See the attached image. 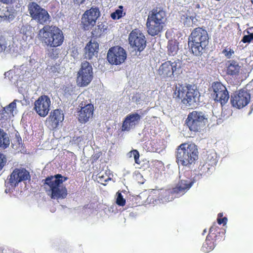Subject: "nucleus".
I'll list each match as a JSON object with an SVG mask.
<instances>
[{"label":"nucleus","instance_id":"nucleus-1","mask_svg":"<svg viewBox=\"0 0 253 253\" xmlns=\"http://www.w3.org/2000/svg\"><path fill=\"white\" fill-rule=\"evenodd\" d=\"M68 179L61 174H57L46 177L42 179V182L45 191L52 199H62L68 194L66 187L62 185Z\"/></svg>","mask_w":253,"mask_h":253},{"label":"nucleus","instance_id":"nucleus-2","mask_svg":"<svg viewBox=\"0 0 253 253\" xmlns=\"http://www.w3.org/2000/svg\"><path fill=\"white\" fill-rule=\"evenodd\" d=\"M198 150L195 144L182 143L176 149V162L178 166L190 168L198 159Z\"/></svg>","mask_w":253,"mask_h":253},{"label":"nucleus","instance_id":"nucleus-3","mask_svg":"<svg viewBox=\"0 0 253 253\" xmlns=\"http://www.w3.org/2000/svg\"><path fill=\"white\" fill-rule=\"evenodd\" d=\"M167 14L162 7H156L149 11L146 21L147 32L155 36L161 33L166 25Z\"/></svg>","mask_w":253,"mask_h":253},{"label":"nucleus","instance_id":"nucleus-4","mask_svg":"<svg viewBox=\"0 0 253 253\" xmlns=\"http://www.w3.org/2000/svg\"><path fill=\"white\" fill-rule=\"evenodd\" d=\"M38 39L47 47H57L62 44L64 36L58 27L45 25L39 30Z\"/></svg>","mask_w":253,"mask_h":253},{"label":"nucleus","instance_id":"nucleus-5","mask_svg":"<svg viewBox=\"0 0 253 253\" xmlns=\"http://www.w3.org/2000/svg\"><path fill=\"white\" fill-rule=\"evenodd\" d=\"M199 96V92L194 84H178L176 85L173 93V97L186 106H191L196 102Z\"/></svg>","mask_w":253,"mask_h":253},{"label":"nucleus","instance_id":"nucleus-6","mask_svg":"<svg viewBox=\"0 0 253 253\" xmlns=\"http://www.w3.org/2000/svg\"><path fill=\"white\" fill-rule=\"evenodd\" d=\"M209 37L205 29L201 27L195 28L188 38V45L195 55H201L209 44Z\"/></svg>","mask_w":253,"mask_h":253},{"label":"nucleus","instance_id":"nucleus-7","mask_svg":"<svg viewBox=\"0 0 253 253\" xmlns=\"http://www.w3.org/2000/svg\"><path fill=\"white\" fill-rule=\"evenodd\" d=\"M208 122V116L205 112L193 111L188 115L185 124L191 131L200 132Z\"/></svg>","mask_w":253,"mask_h":253},{"label":"nucleus","instance_id":"nucleus-8","mask_svg":"<svg viewBox=\"0 0 253 253\" xmlns=\"http://www.w3.org/2000/svg\"><path fill=\"white\" fill-rule=\"evenodd\" d=\"M182 62L178 59L173 61L169 60L163 63L157 70V74L161 79L174 78L179 74Z\"/></svg>","mask_w":253,"mask_h":253},{"label":"nucleus","instance_id":"nucleus-9","mask_svg":"<svg viewBox=\"0 0 253 253\" xmlns=\"http://www.w3.org/2000/svg\"><path fill=\"white\" fill-rule=\"evenodd\" d=\"M221 229L216 225L212 226L203 243L202 250L204 252L209 253L214 249L217 243L223 239V232L221 233Z\"/></svg>","mask_w":253,"mask_h":253},{"label":"nucleus","instance_id":"nucleus-10","mask_svg":"<svg viewBox=\"0 0 253 253\" xmlns=\"http://www.w3.org/2000/svg\"><path fill=\"white\" fill-rule=\"evenodd\" d=\"M195 180L192 178L186 177L184 179H181L176 186L173 188L171 192L168 190H163L160 191L159 198L164 202L169 201L170 193H183L189 190L194 183Z\"/></svg>","mask_w":253,"mask_h":253},{"label":"nucleus","instance_id":"nucleus-11","mask_svg":"<svg viewBox=\"0 0 253 253\" xmlns=\"http://www.w3.org/2000/svg\"><path fill=\"white\" fill-rule=\"evenodd\" d=\"M27 7L32 19L34 20L38 23L44 25L49 21L50 15L47 11L36 2H30Z\"/></svg>","mask_w":253,"mask_h":253},{"label":"nucleus","instance_id":"nucleus-12","mask_svg":"<svg viewBox=\"0 0 253 253\" xmlns=\"http://www.w3.org/2000/svg\"><path fill=\"white\" fill-rule=\"evenodd\" d=\"M93 74L91 65L86 61L83 62L77 74L76 79L77 85L80 87L87 86L92 80Z\"/></svg>","mask_w":253,"mask_h":253},{"label":"nucleus","instance_id":"nucleus-13","mask_svg":"<svg viewBox=\"0 0 253 253\" xmlns=\"http://www.w3.org/2000/svg\"><path fill=\"white\" fill-rule=\"evenodd\" d=\"M100 16V12L98 7H91L86 10L82 15L81 18V27L84 31L91 29L96 23V21Z\"/></svg>","mask_w":253,"mask_h":253},{"label":"nucleus","instance_id":"nucleus-14","mask_svg":"<svg viewBox=\"0 0 253 253\" xmlns=\"http://www.w3.org/2000/svg\"><path fill=\"white\" fill-rule=\"evenodd\" d=\"M30 172L25 168H15L5 182L7 187L14 188L21 182L30 180Z\"/></svg>","mask_w":253,"mask_h":253},{"label":"nucleus","instance_id":"nucleus-15","mask_svg":"<svg viewBox=\"0 0 253 253\" xmlns=\"http://www.w3.org/2000/svg\"><path fill=\"white\" fill-rule=\"evenodd\" d=\"M126 56V51L121 46L117 45L109 49L107 58L110 64L118 65L125 62Z\"/></svg>","mask_w":253,"mask_h":253},{"label":"nucleus","instance_id":"nucleus-16","mask_svg":"<svg viewBox=\"0 0 253 253\" xmlns=\"http://www.w3.org/2000/svg\"><path fill=\"white\" fill-rule=\"evenodd\" d=\"M211 88L214 100L219 102L221 106L225 105L229 98V94L226 86L221 83L216 82L212 83Z\"/></svg>","mask_w":253,"mask_h":253},{"label":"nucleus","instance_id":"nucleus-17","mask_svg":"<svg viewBox=\"0 0 253 253\" xmlns=\"http://www.w3.org/2000/svg\"><path fill=\"white\" fill-rule=\"evenodd\" d=\"M129 43L134 50L142 51L146 46V41L144 35L137 29L132 30L129 35Z\"/></svg>","mask_w":253,"mask_h":253},{"label":"nucleus","instance_id":"nucleus-18","mask_svg":"<svg viewBox=\"0 0 253 253\" xmlns=\"http://www.w3.org/2000/svg\"><path fill=\"white\" fill-rule=\"evenodd\" d=\"M250 99V94L247 90L240 89L231 96L230 101L233 107L241 109L249 103Z\"/></svg>","mask_w":253,"mask_h":253},{"label":"nucleus","instance_id":"nucleus-19","mask_svg":"<svg viewBox=\"0 0 253 253\" xmlns=\"http://www.w3.org/2000/svg\"><path fill=\"white\" fill-rule=\"evenodd\" d=\"M51 104L50 98L46 95H42L35 102L34 109L41 117H45L48 113Z\"/></svg>","mask_w":253,"mask_h":253},{"label":"nucleus","instance_id":"nucleus-20","mask_svg":"<svg viewBox=\"0 0 253 253\" xmlns=\"http://www.w3.org/2000/svg\"><path fill=\"white\" fill-rule=\"evenodd\" d=\"M64 119V116L62 111L59 109H55L51 111L46 118L45 125L50 129L54 130L59 126Z\"/></svg>","mask_w":253,"mask_h":253},{"label":"nucleus","instance_id":"nucleus-21","mask_svg":"<svg viewBox=\"0 0 253 253\" xmlns=\"http://www.w3.org/2000/svg\"><path fill=\"white\" fill-rule=\"evenodd\" d=\"M94 106L92 104H87L84 107H81V110L78 112V120L80 123H85L88 122L89 119L92 118L93 115Z\"/></svg>","mask_w":253,"mask_h":253},{"label":"nucleus","instance_id":"nucleus-22","mask_svg":"<svg viewBox=\"0 0 253 253\" xmlns=\"http://www.w3.org/2000/svg\"><path fill=\"white\" fill-rule=\"evenodd\" d=\"M141 119V116L137 113L130 114L126 116L122 125V130L128 131L135 126Z\"/></svg>","mask_w":253,"mask_h":253},{"label":"nucleus","instance_id":"nucleus-23","mask_svg":"<svg viewBox=\"0 0 253 253\" xmlns=\"http://www.w3.org/2000/svg\"><path fill=\"white\" fill-rule=\"evenodd\" d=\"M99 50V44L95 41H90L84 47V57L90 60L94 56H97Z\"/></svg>","mask_w":253,"mask_h":253},{"label":"nucleus","instance_id":"nucleus-24","mask_svg":"<svg viewBox=\"0 0 253 253\" xmlns=\"http://www.w3.org/2000/svg\"><path fill=\"white\" fill-rule=\"evenodd\" d=\"M226 74L231 76H236L238 75L240 66L237 61L234 60H230L228 61L226 63Z\"/></svg>","mask_w":253,"mask_h":253},{"label":"nucleus","instance_id":"nucleus-25","mask_svg":"<svg viewBox=\"0 0 253 253\" xmlns=\"http://www.w3.org/2000/svg\"><path fill=\"white\" fill-rule=\"evenodd\" d=\"M179 42L177 40H171L168 42L167 46L169 55L174 56L177 54L179 50Z\"/></svg>","mask_w":253,"mask_h":253},{"label":"nucleus","instance_id":"nucleus-26","mask_svg":"<svg viewBox=\"0 0 253 253\" xmlns=\"http://www.w3.org/2000/svg\"><path fill=\"white\" fill-rule=\"evenodd\" d=\"M107 26L103 23L98 24L92 30L91 36L93 38H98L102 35L107 30Z\"/></svg>","mask_w":253,"mask_h":253},{"label":"nucleus","instance_id":"nucleus-27","mask_svg":"<svg viewBox=\"0 0 253 253\" xmlns=\"http://www.w3.org/2000/svg\"><path fill=\"white\" fill-rule=\"evenodd\" d=\"M204 162L207 164L208 166H210L212 168L214 167L217 162L216 153L214 151L208 152Z\"/></svg>","mask_w":253,"mask_h":253},{"label":"nucleus","instance_id":"nucleus-28","mask_svg":"<svg viewBox=\"0 0 253 253\" xmlns=\"http://www.w3.org/2000/svg\"><path fill=\"white\" fill-rule=\"evenodd\" d=\"M9 138L6 132L0 128V148L5 149L9 145Z\"/></svg>","mask_w":253,"mask_h":253},{"label":"nucleus","instance_id":"nucleus-29","mask_svg":"<svg viewBox=\"0 0 253 253\" xmlns=\"http://www.w3.org/2000/svg\"><path fill=\"white\" fill-rule=\"evenodd\" d=\"M119 9H116L115 11L111 14V17L113 20L119 19L126 15L125 12H123V6L120 5Z\"/></svg>","mask_w":253,"mask_h":253},{"label":"nucleus","instance_id":"nucleus-30","mask_svg":"<svg viewBox=\"0 0 253 253\" xmlns=\"http://www.w3.org/2000/svg\"><path fill=\"white\" fill-rule=\"evenodd\" d=\"M17 100H14L9 105L4 108V110L7 114H13L14 110L16 108Z\"/></svg>","mask_w":253,"mask_h":253},{"label":"nucleus","instance_id":"nucleus-31","mask_svg":"<svg viewBox=\"0 0 253 253\" xmlns=\"http://www.w3.org/2000/svg\"><path fill=\"white\" fill-rule=\"evenodd\" d=\"M15 17L14 13L12 11L9 10L8 8L6 10L5 12L3 13V15L1 17V18H3L4 20H7L10 22Z\"/></svg>","mask_w":253,"mask_h":253},{"label":"nucleus","instance_id":"nucleus-32","mask_svg":"<svg viewBox=\"0 0 253 253\" xmlns=\"http://www.w3.org/2000/svg\"><path fill=\"white\" fill-rule=\"evenodd\" d=\"M212 168V167L210 166H208L205 162H204L202 165H200L199 168V170L201 171V174H206L207 173H208L210 171V169Z\"/></svg>","mask_w":253,"mask_h":253},{"label":"nucleus","instance_id":"nucleus-33","mask_svg":"<svg viewBox=\"0 0 253 253\" xmlns=\"http://www.w3.org/2000/svg\"><path fill=\"white\" fill-rule=\"evenodd\" d=\"M129 157H131L132 156H133L135 163L137 164H140V161L139 160V153L137 150H131L129 152Z\"/></svg>","mask_w":253,"mask_h":253},{"label":"nucleus","instance_id":"nucleus-34","mask_svg":"<svg viewBox=\"0 0 253 253\" xmlns=\"http://www.w3.org/2000/svg\"><path fill=\"white\" fill-rule=\"evenodd\" d=\"M117 198L116 199V204L120 206H124L126 204V200L123 198L122 194L119 192H117Z\"/></svg>","mask_w":253,"mask_h":253},{"label":"nucleus","instance_id":"nucleus-35","mask_svg":"<svg viewBox=\"0 0 253 253\" xmlns=\"http://www.w3.org/2000/svg\"><path fill=\"white\" fill-rule=\"evenodd\" d=\"M222 53L227 58L230 59L234 54V51L230 47H226L222 51Z\"/></svg>","mask_w":253,"mask_h":253},{"label":"nucleus","instance_id":"nucleus-36","mask_svg":"<svg viewBox=\"0 0 253 253\" xmlns=\"http://www.w3.org/2000/svg\"><path fill=\"white\" fill-rule=\"evenodd\" d=\"M248 35H245L241 41L244 43H250L253 40V33H250L247 31Z\"/></svg>","mask_w":253,"mask_h":253},{"label":"nucleus","instance_id":"nucleus-37","mask_svg":"<svg viewBox=\"0 0 253 253\" xmlns=\"http://www.w3.org/2000/svg\"><path fill=\"white\" fill-rule=\"evenodd\" d=\"M223 216V213H219L217 215V222L219 225L223 224V225H225L227 223V218L226 217H222Z\"/></svg>","mask_w":253,"mask_h":253},{"label":"nucleus","instance_id":"nucleus-38","mask_svg":"<svg viewBox=\"0 0 253 253\" xmlns=\"http://www.w3.org/2000/svg\"><path fill=\"white\" fill-rule=\"evenodd\" d=\"M7 46L6 40L2 36L0 37V53L5 50Z\"/></svg>","mask_w":253,"mask_h":253},{"label":"nucleus","instance_id":"nucleus-39","mask_svg":"<svg viewBox=\"0 0 253 253\" xmlns=\"http://www.w3.org/2000/svg\"><path fill=\"white\" fill-rule=\"evenodd\" d=\"M183 17H184L183 23L184 25H186L187 26H188L190 24L191 21H193L194 18L193 16H188L187 15H183Z\"/></svg>","mask_w":253,"mask_h":253},{"label":"nucleus","instance_id":"nucleus-40","mask_svg":"<svg viewBox=\"0 0 253 253\" xmlns=\"http://www.w3.org/2000/svg\"><path fill=\"white\" fill-rule=\"evenodd\" d=\"M6 163V159L4 155L0 153V171L2 169Z\"/></svg>","mask_w":253,"mask_h":253},{"label":"nucleus","instance_id":"nucleus-41","mask_svg":"<svg viewBox=\"0 0 253 253\" xmlns=\"http://www.w3.org/2000/svg\"><path fill=\"white\" fill-rule=\"evenodd\" d=\"M98 178L99 179V182L103 184V185H105L106 184L105 183H103V182H107L108 181L110 180L111 179L110 178H109L107 175V174H105V175L104 176V175H99L98 176Z\"/></svg>","mask_w":253,"mask_h":253},{"label":"nucleus","instance_id":"nucleus-42","mask_svg":"<svg viewBox=\"0 0 253 253\" xmlns=\"http://www.w3.org/2000/svg\"><path fill=\"white\" fill-rule=\"evenodd\" d=\"M132 99L135 102L137 103L140 101L141 100V95L140 94L137 93H136L132 97Z\"/></svg>","mask_w":253,"mask_h":253},{"label":"nucleus","instance_id":"nucleus-43","mask_svg":"<svg viewBox=\"0 0 253 253\" xmlns=\"http://www.w3.org/2000/svg\"><path fill=\"white\" fill-rule=\"evenodd\" d=\"M7 9V7H5L0 5V17H1L3 15V13L5 12Z\"/></svg>","mask_w":253,"mask_h":253},{"label":"nucleus","instance_id":"nucleus-44","mask_svg":"<svg viewBox=\"0 0 253 253\" xmlns=\"http://www.w3.org/2000/svg\"><path fill=\"white\" fill-rule=\"evenodd\" d=\"M100 156V155L99 153H96L93 155L92 157V163L96 162V161L99 159Z\"/></svg>","mask_w":253,"mask_h":253},{"label":"nucleus","instance_id":"nucleus-45","mask_svg":"<svg viewBox=\"0 0 253 253\" xmlns=\"http://www.w3.org/2000/svg\"><path fill=\"white\" fill-rule=\"evenodd\" d=\"M0 2L6 4H10L13 3L14 0H0Z\"/></svg>","mask_w":253,"mask_h":253},{"label":"nucleus","instance_id":"nucleus-46","mask_svg":"<svg viewBox=\"0 0 253 253\" xmlns=\"http://www.w3.org/2000/svg\"><path fill=\"white\" fill-rule=\"evenodd\" d=\"M85 1V0H73L74 2L78 4L79 5L84 3Z\"/></svg>","mask_w":253,"mask_h":253},{"label":"nucleus","instance_id":"nucleus-47","mask_svg":"<svg viewBox=\"0 0 253 253\" xmlns=\"http://www.w3.org/2000/svg\"><path fill=\"white\" fill-rule=\"evenodd\" d=\"M196 7L197 8H200V4H197L196 5Z\"/></svg>","mask_w":253,"mask_h":253},{"label":"nucleus","instance_id":"nucleus-48","mask_svg":"<svg viewBox=\"0 0 253 253\" xmlns=\"http://www.w3.org/2000/svg\"><path fill=\"white\" fill-rule=\"evenodd\" d=\"M152 151H157V149H153L152 150Z\"/></svg>","mask_w":253,"mask_h":253},{"label":"nucleus","instance_id":"nucleus-49","mask_svg":"<svg viewBox=\"0 0 253 253\" xmlns=\"http://www.w3.org/2000/svg\"><path fill=\"white\" fill-rule=\"evenodd\" d=\"M251 0L252 3L253 4V0Z\"/></svg>","mask_w":253,"mask_h":253}]
</instances>
